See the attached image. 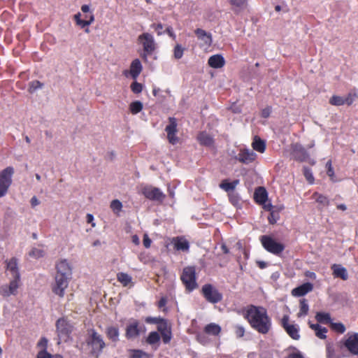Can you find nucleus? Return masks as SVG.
<instances>
[{
    "instance_id": "052dcab7",
    "label": "nucleus",
    "mask_w": 358,
    "mask_h": 358,
    "mask_svg": "<svg viewBox=\"0 0 358 358\" xmlns=\"http://www.w3.org/2000/svg\"><path fill=\"white\" fill-rule=\"evenodd\" d=\"M271 111H272L271 107H270V106L266 107L265 108H264L262 110V113H261L262 117H263L264 118L268 117L271 113Z\"/></svg>"
},
{
    "instance_id": "6e6d98bb",
    "label": "nucleus",
    "mask_w": 358,
    "mask_h": 358,
    "mask_svg": "<svg viewBox=\"0 0 358 358\" xmlns=\"http://www.w3.org/2000/svg\"><path fill=\"white\" fill-rule=\"evenodd\" d=\"M326 166L327 168V175L330 177L332 181H334V171L331 165V162L330 160L327 162Z\"/></svg>"
},
{
    "instance_id": "20e7f679",
    "label": "nucleus",
    "mask_w": 358,
    "mask_h": 358,
    "mask_svg": "<svg viewBox=\"0 0 358 358\" xmlns=\"http://www.w3.org/2000/svg\"><path fill=\"white\" fill-rule=\"evenodd\" d=\"M14 174V169L8 166L0 171V198L5 196L12 184V178Z\"/></svg>"
},
{
    "instance_id": "79ce46f5",
    "label": "nucleus",
    "mask_w": 358,
    "mask_h": 358,
    "mask_svg": "<svg viewBox=\"0 0 358 358\" xmlns=\"http://www.w3.org/2000/svg\"><path fill=\"white\" fill-rule=\"evenodd\" d=\"M160 340L159 334L157 331H152L147 338V343L150 345L157 343Z\"/></svg>"
},
{
    "instance_id": "cd10ccee",
    "label": "nucleus",
    "mask_w": 358,
    "mask_h": 358,
    "mask_svg": "<svg viewBox=\"0 0 358 358\" xmlns=\"http://www.w3.org/2000/svg\"><path fill=\"white\" fill-rule=\"evenodd\" d=\"M221 331V327L215 323H210L204 328V332L211 336H217Z\"/></svg>"
},
{
    "instance_id": "9d476101",
    "label": "nucleus",
    "mask_w": 358,
    "mask_h": 358,
    "mask_svg": "<svg viewBox=\"0 0 358 358\" xmlns=\"http://www.w3.org/2000/svg\"><path fill=\"white\" fill-rule=\"evenodd\" d=\"M177 126L176 119L175 117H169V124L166 125L165 131L167 134L168 141L172 145H175L179 141V138L176 136L178 132Z\"/></svg>"
},
{
    "instance_id": "4d7b16f0",
    "label": "nucleus",
    "mask_w": 358,
    "mask_h": 358,
    "mask_svg": "<svg viewBox=\"0 0 358 358\" xmlns=\"http://www.w3.org/2000/svg\"><path fill=\"white\" fill-rule=\"evenodd\" d=\"M213 143V138L210 134L203 135V145L210 146Z\"/></svg>"
},
{
    "instance_id": "de8ad7c7",
    "label": "nucleus",
    "mask_w": 358,
    "mask_h": 358,
    "mask_svg": "<svg viewBox=\"0 0 358 358\" xmlns=\"http://www.w3.org/2000/svg\"><path fill=\"white\" fill-rule=\"evenodd\" d=\"M229 3L234 8L242 9L245 6L247 0H229Z\"/></svg>"
},
{
    "instance_id": "e2e57ef3",
    "label": "nucleus",
    "mask_w": 358,
    "mask_h": 358,
    "mask_svg": "<svg viewBox=\"0 0 358 358\" xmlns=\"http://www.w3.org/2000/svg\"><path fill=\"white\" fill-rule=\"evenodd\" d=\"M143 245L146 248H149L151 245V239L149 238L148 234H144L143 236Z\"/></svg>"
},
{
    "instance_id": "bb28decb",
    "label": "nucleus",
    "mask_w": 358,
    "mask_h": 358,
    "mask_svg": "<svg viewBox=\"0 0 358 358\" xmlns=\"http://www.w3.org/2000/svg\"><path fill=\"white\" fill-rule=\"evenodd\" d=\"M74 19L76 22V24L83 28L92 24L94 20V17L93 14H91L89 17V20H81V14L78 13L74 15Z\"/></svg>"
},
{
    "instance_id": "393cba45",
    "label": "nucleus",
    "mask_w": 358,
    "mask_h": 358,
    "mask_svg": "<svg viewBox=\"0 0 358 358\" xmlns=\"http://www.w3.org/2000/svg\"><path fill=\"white\" fill-rule=\"evenodd\" d=\"M208 63L210 67L219 69L224 65L225 60L221 55H214L209 58Z\"/></svg>"
},
{
    "instance_id": "9b49d317",
    "label": "nucleus",
    "mask_w": 358,
    "mask_h": 358,
    "mask_svg": "<svg viewBox=\"0 0 358 358\" xmlns=\"http://www.w3.org/2000/svg\"><path fill=\"white\" fill-rule=\"evenodd\" d=\"M20 278H13L9 285H5L0 287V294L4 297L10 295H16L17 289L20 286Z\"/></svg>"
},
{
    "instance_id": "6ab92c4d",
    "label": "nucleus",
    "mask_w": 358,
    "mask_h": 358,
    "mask_svg": "<svg viewBox=\"0 0 358 358\" xmlns=\"http://www.w3.org/2000/svg\"><path fill=\"white\" fill-rule=\"evenodd\" d=\"M140 334L139 323L136 320L131 321L126 328V337L133 339Z\"/></svg>"
},
{
    "instance_id": "2eb2a0df",
    "label": "nucleus",
    "mask_w": 358,
    "mask_h": 358,
    "mask_svg": "<svg viewBox=\"0 0 358 358\" xmlns=\"http://www.w3.org/2000/svg\"><path fill=\"white\" fill-rule=\"evenodd\" d=\"M56 275L70 278L71 275V268L66 259H61L56 264Z\"/></svg>"
},
{
    "instance_id": "6e6552de",
    "label": "nucleus",
    "mask_w": 358,
    "mask_h": 358,
    "mask_svg": "<svg viewBox=\"0 0 358 358\" xmlns=\"http://www.w3.org/2000/svg\"><path fill=\"white\" fill-rule=\"evenodd\" d=\"M142 193L147 199L160 203L163 202L166 197L160 189L152 186L144 187Z\"/></svg>"
},
{
    "instance_id": "338daca9",
    "label": "nucleus",
    "mask_w": 358,
    "mask_h": 358,
    "mask_svg": "<svg viewBox=\"0 0 358 358\" xmlns=\"http://www.w3.org/2000/svg\"><path fill=\"white\" fill-rule=\"evenodd\" d=\"M31 206L34 208L40 204V201L36 196H33L30 200Z\"/></svg>"
},
{
    "instance_id": "37998d69",
    "label": "nucleus",
    "mask_w": 358,
    "mask_h": 358,
    "mask_svg": "<svg viewBox=\"0 0 358 358\" xmlns=\"http://www.w3.org/2000/svg\"><path fill=\"white\" fill-rule=\"evenodd\" d=\"M330 104L333 106H340L345 105L343 96L334 95L329 100Z\"/></svg>"
},
{
    "instance_id": "09e8293b",
    "label": "nucleus",
    "mask_w": 358,
    "mask_h": 358,
    "mask_svg": "<svg viewBox=\"0 0 358 358\" xmlns=\"http://www.w3.org/2000/svg\"><path fill=\"white\" fill-rule=\"evenodd\" d=\"M56 357H62L60 355H51L48 353L46 350H39L38 353L37 355L36 358H56Z\"/></svg>"
},
{
    "instance_id": "69168bd1",
    "label": "nucleus",
    "mask_w": 358,
    "mask_h": 358,
    "mask_svg": "<svg viewBox=\"0 0 358 358\" xmlns=\"http://www.w3.org/2000/svg\"><path fill=\"white\" fill-rule=\"evenodd\" d=\"M87 222L92 224V227H95L96 223L94 222V216L92 214L87 215Z\"/></svg>"
},
{
    "instance_id": "49530a36",
    "label": "nucleus",
    "mask_w": 358,
    "mask_h": 358,
    "mask_svg": "<svg viewBox=\"0 0 358 358\" xmlns=\"http://www.w3.org/2000/svg\"><path fill=\"white\" fill-rule=\"evenodd\" d=\"M331 327L333 330L340 334H343L345 331V327L341 322H331Z\"/></svg>"
},
{
    "instance_id": "4c0bfd02",
    "label": "nucleus",
    "mask_w": 358,
    "mask_h": 358,
    "mask_svg": "<svg viewBox=\"0 0 358 358\" xmlns=\"http://www.w3.org/2000/svg\"><path fill=\"white\" fill-rule=\"evenodd\" d=\"M29 255L30 257L37 259L45 255V251L41 248H34L29 252Z\"/></svg>"
},
{
    "instance_id": "39448f33",
    "label": "nucleus",
    "mask_w": 358,
    "mask_h": 358,
    "mask_svg": "<svg viewBox=\"0 0 358 358\" xmlns=\"http://www.w3.org/2000/svg\"><path fill=\"white\" fill-rule=\"evenodd\" d=\"M181 280L187 290L192 291L196 287L195 268L193 266L185 267L181 275Z\"/></svg>"
},
{
    "instance_id": "f8f14e48",
    "label": "nucleus",
    "mask_w": 358,
    "mask_h": 358,
    "mask_svg": "<svg viewBox=\"0 0 358 358\" xmlns=\"http://www.w3.org/2000/svg\"><path fill=\"white\" fill-rule=\"evenodd\" d=\"M344 342L345 347L354 355H358V333H348Z\"/></svg>"
},
{
    "instance_id": "1a4fd4ad",
    "label": "nucleus",
    "mask_w": 358,
    "mask_h": 358,
    "mask_svg": "<svg viewBox=\"0 0 358 358\" xmlns=\"http://www.w3.org/2000/svg\"><path fill=\"white\" fill-rule=\"evenodd\" d=\"M70 278L55 275V283L52 285V292L59 297H64L65 290L69 286Z\"/></svg>"
},
{
    "instance_id": "5701e85b",
    "label": "nucleus",
    "mask_w": 358,
    "mask_h": 358,
    "mask_svg": "<svg viewBox=\"0 0 358 358\" xmlns=\"http://www.w3.org/2000/svg\"><path fill=\"white\" fill-rule=\"evenodd\" d=\"M254 199L259 204H264L268 199V193L263 187H259L255 189Z\"/></svg>"
},
{
    "instance_id": "f3484780",
    "label": "nucleus",
    "mask_w": 358,
    "mask_h": 358,
    "mask_svg": "<svg viewBox=\"0 0 358 358\" xmlns=\"http://www.w3.org/2000/svg\"><path fill=\"white\" fill-rule=\"evenodd\" d=\"M157 329L162 334L163 342L164 343H169L171 340V327L164 320H161L157 326Z\"/></svg>"
},
{
    "instance_id": "7c9ffc66",
    "label": "nucleus",
    "mask_w": 358,
    "mask_h": 358,
    "mask_svg": "<svg viewBox=\"0 0 358 358\" xmlns=\"http://www.w3.org/2000/svg\"><path fill=\"white\" fill-rule=\"evenodd\" d=\"M106 335L109 339L113 342H116L119 339V330L117 327H109L106 329Z\"/></svg>"
},
{
    "instance_id": "c85d7f7f",
    "label": "nucleus",
    "mask_w": 358,
    "mask_h": 358,
    "mask_svg": "<svg viewBox=\"0 0 358 358\" xmlns=\"http://www.w3.org/2000/svg\"><path fill=\"white\" fill-rule=\"evenodd\" d=\"M238 183L239 180H234L232 182H229L227 180H224L220 184V187L225 192H229L233 191Z\"/></svg>"
},
{
    "instance_id": "f257e3e1",
    "label": "nucleus",
    "mask_w": 358,
    "mask_h": 358,
    "mask_svg": "<svg viewBox=\"0 0 358 358\" xmlns=\"http://www.w3.org/2000/svg\"><path fill=\"white\" fill-rule=\"evenodd\" d=\"M244 317L252 329L262 334H266L271 329V319L268 315L266 310L262 306H248Z\"/></svg>"
},
{
    "instance_id": "ddd939ff",
    "label": "nucleus",
    "mask_w": 358,
    "mask_h": 358,
    "mask_svg": "<svg viewBox=\"0 0 358 358\" xmlns=\"http://www.w3.org/2000/svg\"><path fill=\"white\" fill-rule=\"evenodd\" d=\"M282 325L288 335L294 340H299L300 338L299 328L297 324H289V317L285 315L282 319Z\"/></svg>"
},
{
    "instance_id": "412c9836",
    "label": "nucleus",
    "mask_w": 358,
    "mask_h": 358,
    "mask_svg": "<svg viewBox=\"0 0 358 358\" xmlns=\"http://www.w3.org/2000/svg\"><path fill=\"white\" fill-rule=\"evenodd\" d=\"M313 286L310 282H306L303 285L294 288L292 294L295 296H302L313 290Z\"/></svg>"
},
{
    "instance_id": "603ef678",
    "label": "nucleus",
    "mask_w": 358,
    "mask_h": 358,
    "mask_svg": "<svg viewBox=\"0 0 358 358\" xmlns=\"http://www.w3.org/2000/svg\"><path fill=\"white\" fill-rule=\"evenodd\" d=\"M42 87V84L38 81L34 80L29 83V92L31 93L34 92L36 90Z\"/></svg>"
},
{
    "instance_id": "72a5a7b5",
    "label": "nucleus",
    "mask_w": 358,
    "mask_h": 358,
    "mask_svg": "<svg viewBox=\"0 0 358 358\" xmlns=\"http://www.w3.org/2000/svg\"><path fill=\"white\" fill-rule=\"evenodd\" d=\"M252 148L255 150L262 153L265 150L266 145L264 141L255 136L252 142Z\"/></svg>"
},
{
    "instance_id": "c03bdc74",
    "label": "nucleus",
    "mask_w": 358,
    "mask_h": 358,
    "mask_svg": "<svg viewBox=\"0 0 358 358\" xmlns=\"http://www.w3.org/2000/svg\"><path fill=\"white\" fill-rule=\"evenodd\" d=\"M279 210H273L270 212V215L268 217L270 224H275L279 220Z\"/></svg>"
},
{
    "instance_id": "5fc2aeb1",
    "label": "nucleus",
    "mask_w": 358,
    "mask_h": 358,
    "mask_svg": "<svg viewBox=\"0 0 358 358\" xmlns=\"http://www.w3.org/2000/svg\"><path fill=\"white\" fill-rule=\"evenodd\" d=\"M234 331L237 338H242L245 334V328L241 325H236L234 327Z\"/></svg>"
},
{
    "instance_id": "4468645a",
    "label": "nucleus",
    "mask_w": 358,
    "mask_h": 358,
    "mask_svg": "<svg viewBox=\"0 0 358 358\" xmlns=\"http://www.w3.org/2000/svg\"><path fill=\"white\" fill-rule=\"evenodd\" d=\"M256 156L257 155L252 150L241 149L236 159L243 164H248L255 159Z\"/></svg>"
},
{
    "instance_id": "0eeeda50",
    "label": "nucleus",
    "mask_w": 358,
    "mask_h": 358,
    "mask_svg": "<svg viewBox=\"0 0 358 358\" xmlns=\"http://www.w3.org/2000/svg\"><path fill=\"white\" fill-rule=\"evenodd\" d=\"M138 41L143 45L145 52L143 58L147 60V54H152L155 49L154 38L151 34L145 33L138 36Z\"/></svg>"
},
{
    "instance_id": "4be33fe9",
    "label": "nucleus",
    "mask_w": 358,
    "mask_h": 358,
    "mask_svg": "<svg viewBox=\"0 0 358 358\" xmlns=\"http://www.w3.org/2000/svg\"><path fill=\"white\" fill-rule=\"evenodd\" d=\"M7 271L13 278H20L18 264L15 258H12L7 262Z\"/></svg>"
},
{
    "instance_id": "a19ab883",
    "label": "nucleus",
    "mask_w": 358,
    "mask_h": 358,
    "mask_svg": "<svg viewBox=\"0 0 358 358\" xmlns=\"http://www.w3.org/2000/svg\"><path fill=\"white\" fill-rule=\"evenodd\" d=\"M309 306L307 303V301L305 299H303L300 301V310L298 313V317H302L306 315L308 313Z\"/></svg>"
},
{
    "instance_id": "423d86ee",
    "label": "nucleus",
    "mask_w": 358,
    "mask_h": 358,
    "mask_svg": "<svg viewBox=\"0 0 358 358\" xmlns=\"http://www.w3.org/2000/svg\"><path fill=\"white\" fill-rule=\"evenodd\" d=\"M203 296L211 303H217L222 299V294L213 285L206 284L203 286Z\"/></svg>"
},
{
    "instance_id": "473e14b6",
    "label": "nucleus",
    "mask_w": 358,
    "mask_h": 358,
    "mask_svg": "<svg viewBox=\"0 0 358 358\" xmlns=\"http://www.w3.org/2000/svg\"><path fill=\"white\" fill-rule=\"evenodd\" d=\"M312 198L315 199L321 207H325L329 204V200L327 196L317 192L313 194Z\"/></svg>"
},
{
    "instance_id": "774afa93",
    "label": "nucleus",
    "mask_w": 358,
    "mask_h": 358,
    "mask_svg": "<svg viewBox=\"0 0 358 358\" xmlns=\"http://www.w3.org/2000/svg\"><path fill=\"white\" fill-rule=\"evenodd\" d=\"M152 27L158 34L162 33L163 26L162 24H153Z\"/></svg>"
},
{
    "instance_id": "a18cd8bd",
    "label": "nucleus",
    "mask_w": 358,
    "mask_h": 358,
    "mask_svg": "<svg viewBox=\"0 0 358 358\" xmlns=\"http://www.w3.org/2000/svg\"><path fill=\"white\" fill-rule=\"evenodd\" d=\"M303 175H304L306 179L307 180V181L310 184H313L315 179H314V177H313V173H312V171L310 169H309L306 166H304L303 167Z\"/></svg>"
},
{
    "instance_id": "c9c22d12",
    "label": "nucleus",
    "mask_w": 358,
    "mask_h": 358,
    "mask_svg": "<svg viewBox=\"0 0 358 358\" xmlns=\"http://www.w3.org/2000/svg\"><path fill=\"white\" fill-rule=\"evenodd\" d=\"M327 358H341V357L336 352L333 343H328L326 346Z\"/></svg>"
},
{
    "instance_id": "7ed1b4c3",
    "label": "nucleus",
    "mask_w": 358,
    "mask_h": 358,
    "mask_svg": "<svg viewBox=\"0 0 358 358\" xmlns=\"http://www.w3.org/2000/svg\"><path fill=\"white\" fill-rule=\"evenodd\" d=\"M260 241L264 249L275 255H280L285 250V245L282 243L276 241L269 236H261Z\"/></svg>"
},
{
    "instance_id": "13d9d810",
    "label": "nucleus",
    "mask_w": 358,
    "mask_h": 358,
    "mask_svg": "<svg viewBox=\"0 0 358 358\" xmlns=\"http://www.w3.org/2000/svg\"><path fill=\"white\" fill-rule=\"evenodd\" d=\"M327 332V329L325 327H321L315 331L316 336L320 338H325L326 333Z\"/></svg>"
},
{
    "instance_id": "a211bd4d",
    "label": "nucleus",
    "mask_w": 358,
    "mask_h": 358,
    "mask_svg": "<svg viewBox=\"0 0 358 358\" xmlns=\"http://www.w3.org/2000/svg\"><path fill=\"white\" fill-rule=\"evenodd\" d=\"M90 343L95 353L101 352L105 346L102 337L95 331L92 334Z\"/></svg>"
},
{
    "instance_id": "b1692460",
    "label": "nucleus",
    "mask_w": 358,
    "mask_h": 358,
    "mask_svg": "<svg viewBox=\"0 0 358 358\" xmlns=\"http://www.w3.org/2000/svg\"><path fill=\"white\" fill-rule=\"evenodd\" d=\"M143 69L141 61L138 59H135L132 61L130 65L129 74L134 79H136L140 75Z\"/></svg>"
},
{
    "instance_id": "0e129e2a",
    "label": "nucleus",
    "mask_w": 358,
    "mask_h": 358,
    "mask_svg": "<svg viewBox=\"0 0 358 358\" xmlns=\"http://www.w3.org/2000/svg\"><path fill=\"white\" fill-rule=\"evenodd\" d=\"M161 318L157 317H147L145 321L148 323H155L158 324L161 322Z\"/></svg>"
},
{
    "instance_id": "8fccbe9b",
    "label": "nucleus",
    "mask_w": 358,
    "mask_h": 358,
    "mask_svg": "<svg viewBox=\"0 0 358 358\" xmlns=\"http://www.w3.org/2000/svg\"><path fill=\"white\" fill-rule=\"evenodd\" d=\"M183 52H184V48L180 45L177 44L175 46L174 51H173L174 57L177 59H180L183 55Z\"/></svg>"
},
{
    "instance_id": "ea45409f",
    "label": "nucleus",
    "mask_w": 358,
    "mask_h": 358,
    "mask_svg": "<svg viewBox=\"0 0 358 358\" xmlns=\"http://www.w3.org/2000/svg\"><path fill=\"white\" fill-rule=\"evenodd\" d=\"M212 43V37L210 34L203 31V50H208Z\"/></svg>"
},
{
    "instance_id": "dca6fc26",
    "label": "nucleus",
    "mask_w": 358,
    "mask_h": 358,
    "mask_svg": "<svg viewBox=\"0 0 358 358\" xmlns=\"http://www.w3.org/2000/svg\"><path fill=\"white\" fill-rule=\"evenodd\" d=\"M292 155L294 158L299 162L306 161L309 157L306 149L299 143L292 145Z\"/></svg>"
},
{
    "instance_id": "aec40b11",
    "label": "nucleus",
    "mask_w": 358,
    "mask_h": 358,
    "mask_svg": "<svg viewBox=\"0 0 358 358\" xmlns=\"http://www.w3.org/2000/svg\"><path fill=\"white\" fill-rule=\"evenodd\" d=\"M332 274L336 278H341L343 280L348 279V273L347 269L341 264H334L331 266Z\"/></svg>"
},
{
    "instance_id": "2f4dec72",
    "label": "nucleus",
    "mask_w": 358,
    "mask_h": 358,
    "mask_svg": "<svg viewBox=\"0 0 358 358\" xmlns=\"http://www.w3.org/2000/svg\"><path fill=\"white\" fill-rule=\"evenodd\" d=\"M110 208L115 215L120 216L123 205L120 200L114 199L110 202Z\"/></svg>"
},
{
    "instance_id": "e433bc0d",
    "label": "nucleus",
    "mask_w": 358,
    "mask_h": 358,
    "mask_svg": "<svg viewBox=\"0 0 358 358\" xmlns=\"http://www.w3.org/2000/svg\"><path fill=\"white\" fill-rule=\"evenodd\" d=\"M143 108V103L140 101H133L129 105V110L133 115H136L140 113Z\"/></svg>"
},
{
    "instance_id": "a878e982",
    "label": "nucleus",
    "mask_w": 358,
    "mask_h": 358,
    "mask_svg": "<svg viewBox=\"0 0 358 358\" xmlns=\"http://www.w3.org/2000/svg\"><path fill=\"white\" fill-rule=\"evenodd\" d=\"M174 247L178 250L187 251L189 250L188 241L182 237H178L173 240Z\"/></svg>"
},
{
    "instance_id": "c756f323",
    "label": "nucleus",
    "mask_w": 358,
    "mask_h": 358,
    "mask_svg": "<svg viewBox=\"0 0 358 358\" xmlns=\"http://www.w3.org/2000/svg\"><path fill=\"white\" fill-rule=\"evenodd\" d=\"M117 279L124 287L132 283L131 276L126 273H118L117 274Z\"/></svg>"
},
{
    "instance_id": "864d4df0",
    "label": "nucleus",
    "mask_w": 358,
    "mask_h": 358,
    "mask_svg": "<svg viewBox=\"0 0 358 358\" xmlns=\"http://www.w3.org/2000/svg\"><path fill=\"white\" fill-rule=\"evenodd\" d=\"M131 90L134 93L139 94L143 90V85L141 83L135 81L131 85Z\"/></svg>"
},
{
    "instance_id": "58836bf2",
    "label": "nucleus",
    "mask_w": 358,
    "mask_h": 358,
    "mask_svg": "<svg viewBox=\"0 0 358 358\" xmlns=\"http://www.w3.org/2000/svg\"><path fill=\"white\" fill-rule=\"evenodd\" d=\"M315 317L319 322L329 323L330 324L332 322L330 315L327 313L319 312L316 314Z\"/></svg>"
},
{
    "instance_id": "f03ea898",
    "label": "nucleus",
    "mask_w": 358,
    "mask_h": 358,
    "mask_svg": "<svg viewBox=\"0 0 358 358\" xmlns=\"http://www.w3.org/2000/svg\"><path fill=\"white\" fill-rule=\"evenodd\" d=\"M73 327L66 318L62 317L56 322V330L58 336V343L68 342L71 339V334Z\"/></svg>"
},
{
    "instance_id": "680f3d73",
    "label": "nucleus",
    "mask_w": 358,
    "mask_h": 358,
    "mask_svg": "<svg viewBox=\"0 0 358 358\" xmlns=\"http://www.w3.org/2000/svg\"><path fill=\"white\" fill-rule=\"evenodd\" d=\"M288 358H304V357L300 351L295 350L289 355Z\"/></svg>"
},
{
    "instance_id": "3c124183",
    "label": "nucleus",
    "mask_w": 358,
    "mask_h": 358,
    "mask_svg": "<svg viewBox=\"0 0 358 358\" xmlns=\"http://www.w3.org/2000/svg\"><path fill=\"white\" fill-rule=\"evenodd\" d=\"M357 95L355 93L350 92L346 96H343L345 104L351 105L355 100Z\"/></svg>"
},
{
    "instance_id": "bf43d9fd",
    "label": "nucleus",
    "mask_w": 358,
    "mask_h": 358,
    "mask_svg": "<svg viewBox=\"0 0 358 358\" xmlns=\"http://www.w3.org/2000/svg\"><path fill=\"white\" fill-rule=\"evenodd\" d=\"M48 341L45 338H41L38 343V348L40 350H46L48 347Z\"/></svg>"
},
{
    "instance_id": "f704fd0d",
    "label": "nucleus",
    "mask_w": 358,
    "mask_h": 358,
    "mask_svg": "<svg viewBox=\"0 0 358 358\" xmlns=\"http://www.w3.org/2000/svg\"><path fill=\"white\" fill-rule=\"evenodd\" d=\"M129 358H149V355L141 350H130L129 351Z\"/></svg>"
}]
</instances>
